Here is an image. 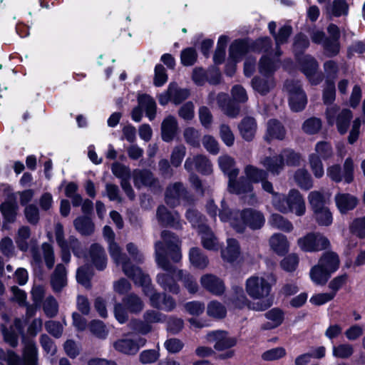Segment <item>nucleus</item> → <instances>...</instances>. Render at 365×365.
I'll return each instance as SVG.
<instances>
[{
  "instance_id": "f257e3e1",
  "label": "nucleus",
  "mask_w": 365,
  "mask_h": 365,
  "mask_svg": "<svg viewBox=\"0 0 365 365\" xmlns=\"http://www.w3.org/2000/svg\"><path fill=\"white\" fill-rule=\"evenodd\" d=\"M160 237L161 240L155 243V259L157 265L165 272L157 274L156 282L164 291L178 294L180 289L175 276L178 277L179 269L172 264L169 259L174 263L181 260V241L175 234L168 230H163Z\"/></svg>"
},
{
  "instance_id": "f03ea898",
  "label": "nucleus",
  "mask_w": 365,
  "mask_h": 365,
  "mask_svg": "<svg viewBox=\"0 0 365 365\" xmlns=\"http://www.w3.org/2000/svg\"><path fill=\"white\" fill-rule=\"evenodd\" d=\"M24 324L19 318H16L9 327L3 326L1 329L4 341L12 347H16L19 342V336L21 335L24 344V365H36L37 348L34 341L27 338L24 333Z\"/></svg>"
},
{
  "instance_id": "7ed1b4c3",
  "label": "nucleus",
  "mask_w": 365,
  "mask_h": 365,
  "mask_svg": "<svg viewBox=\"0 0 365 365\" xmlns=\"http://www.w3.org/2000/svg\"><path fill=\"white\" fill-rule=\"evenodd\" d=\"M272 205L276 210L282 213L294 212L297 216H302L306 211L303 196L295 189L289 190L287 195L273 193Z\"/></svg>"
},
{
  "instance_id": "20e7f679",
  "label": "nucleus",
  "mask_w": 365,
  "mask_h": 365,
  "mask_svg": "<svg viewBox=\"0 0 365 365\" xmlns=\"http://www.w3.org/2000/svg\"><path fill=\"white\" fill-rule=\"evenodd\" d=\"M265 223L263 213L253 208L236 211L231 219V226L238 233H244L247 227L252 230L261 229Z\"/></svg>"
},
{
  "instance_id": "39448f33",
  "label": "nucleus",
  "mask_w": 365,
  "mask_h": 365,
  "mask_svg": "<svg viewBox=\"0 0 365 365\" xmlns=\"http://www.w3.org/2000/svg\"><path fill=\"white\" fill-rule=\"evenodd\" d=\"M274 282L275 279L272 274L266 277L252 276L246 281V292L250 297L255 299L266 298Z\"/></svg>"
},
{
  "instance_id": "423d86ee",
  "label": "nucleus",
  "mask_w": 365,
  "mask_h": 365,
  "mask_svg": "<svg viewBox=\"0 0 365 365\" xmlns=\"http://www.w3.org/2000/svg\"><path fill=\"white\" fill-rule=\"evenodd\" d=\"M109 253L117 265H121L123 273L129 278L133 279L137 275L140 274L142 269L134 265L130 258L125 253H123L119 245L114 241L109 243Z\"/></svg>"
},
{
  "instance_id": "0eeeda50",
  "label": "nucleus",
  "mask_w": 365,
  "mask_h": 365,
  "mask_svg": "<svg viewBox=\"0 0 365 365\" xmlns=\"http://www.w3.org/2000/svg\"><path fill=\"white\" fill-rule=\"evenodd\" d=\"M284 87L289 94V104L291 109L294 112L302 110L307 105V98L302 88L301 82L287 80Z\"/></svg>"
},
{
  "instance_id": "6e6552de",
  "label": "nucleus",
  "mask_w": 365,
  "mask_h": 365,
  "mask_svg": "<svg viewBox=\"0 0 365 365\" xmlns=\"http://www.w3.org/2000/svg\"><path fill=\"white\" fill-rule=\"evenodd\" d=\"M339 107L334 106L327 108L326 118L330 125L336 124L337 130L341 134L346 133L352 118L351 111L349 109H343L339 113Z\"/></svg>"
},
{
  "instance_id": "1a4fd4ad",
  "label": "nucleus",
  "mask_w": 365,
  "mask_h": 365,
  "mask_svg": "<svg viewBox=\"0 0 365 365\" xmlns=\"http://www.w3.org/2000/svg\"><path fill=\"white\" fill-rule=\"evenodd\" d=\"M300 249L305 252H317L327 249L330 243L329 240L319 232H310L297 240Z\"/></svg>"
},
{
  "instance_id": "9d476101",
  "label": "nucleus",
  "mask_w": 365,
  "mask_h": 365,
  "mask_svg": "<svg viewBox=\"0 0 365 365\" xmlns=\"http://www.w3.org/2000/svg\"><path fill=\"white\" fill-rule=\"evenodd\" d=\"M132 280L135 284L143 287V292L149 298L151 307L157 309L162 307L161 298L163 293L157 292L154 287L150 284L151 280L147 274L142 271L140 274L137 275Z\"/></svg>"
},
{
  "instance_id": "9b49d317",
  "label": "nucleus",
  "mask_w": 365,
  "mask_h": 365,
  "mask_svg": "<svg viewBox=\"0 0 365 365\" xmlns=\"http://www.w3.org/2000/svg\"><path fill=\"white\" fill-rule=\"evenodd\" d=\"M299 64L302 72L312 85H318L323 81L324 75L318 72L319 63L313 56L306 55L302 57Z\"/></svg>"
},
{
  "instance_id": "f8f14e48",
  "label": "nucleus",
  "mask_w": 365,
  "mask_h": 365,
  "mask_svg": "<svg viewBox=\"0 0 365 365\" xmlns=\"http://www.w3.org/2000/svg\"><path fill=\"white\" fill-rule=\"evenodd\" d=\"M190 200L189 193L180 182L169 185L165 191V202L170 207H176L180 203Z\"/></svg>"
},
{
  "instance_id": "ddd939ff",
  "label": "nucleus",
  "mask_w": 365,
  "mask_h": 365,
  "mask_svg": "<svg viewBox=\"0 0 365 365\" xmlns=\"http://www.w3.org/2000/svg\"><path fill=\"white\" fill-rule=\"evenodd\" d=\"M133 182L138 189L147 187L154 192L160 190V182L153 173L148 169H136L133 173Z\"/></svg>"
},
{
  "instance_id": "4468645a",
  "label": "nucleus",
  "mask_w": 365,
  "mask_h": 365,
  "mask_svg": "<svg viewBox=\"0 0 365 365\" xmlns=\"http://www.w3.org/2000/svg\"><path fill=\"white\" fill-rule=\"evenodd\" d=\"M228 190L230 192L237 195L246 194L245 202L248 205H253L257 202L256 197L252 192V185L245 178H240L238 180H236V178L229 180Z\"/></svg>"
},
{
  "instance_id": "2eb2a0df",
  "label": "nucleus",
  "mask_w": 365,
  "mask_h": 365,
  "mask_svg": "<svg viewBox=\"0 0 365 365\" xmlns=\"http://www.w3.org/2000/svg\"><path fill=\"white\" fill-rule=\"evenodd\" d=\"M205 339L210 343H215L214 347L218 351L229 349L236 344L235 339L229 337L226 331L220 330L209 332Z\"/></svg>"
},
{
  "instance_id": "dca6fc26",
  "label": "nucleus",
  "mask_w": 365,
  "mask_h": 365,
  "mask_svg": "<svg viewBox=\"0 0 365 365\" xmlns=\"http://www.w3.org/2000/svg\"><path fill=\"white\" fill-rule=\"evenodd\" d=\"M184 168L188 172L197 171L208 175L212 172V164L207 158L202 155L188 157L184 164Z\"/></svg>"
},
{
  "instance_id": "f3484780",
  "label": "nucleus",
  "mask_w": 365,
  "mask_h": 365,
  "mask_svg": "<svg viewBox=\"0 0 365 365\" xmlns=\"http://www.w3.org/2000/svg\"><path fill=\"white\" fill-rule=\"evenodd\" d=\"M146 340L139 337L137 340L128 338L120 339L113 343L114 349L126 355H135L140 346L145 345Z\"/></svg>"
},
{
  "instance_id": "a211bd4d",
  "label": "nucleus",
  "mask_w": 365,
  "mask_h": 365,
  "mask_svg": "<svg viewBox=\"0 0 365 365\" xmlns=\"http://www.w3.org/2000/svg\"><path fill=\"white\" fill-rule=\"evenodd\" d=\"M156 216L158 222L165 227L181 229L182 223L178 212H170L165 206L160 205L157 209Z\"/></svg>"
},
{
  "instance_id": "6ab92c4d",
  "label": "nucleus",
  "mask_w": 365,
  "mask_h": 365,
  "mask_svg": "<svg viewBox=\"0 0 365 365\" xmlns=\"http://www.w3.org/2000/svg\"><path fill=\"white\" fill-rule=\"evenodd\" d=\"M51 286L55 293H58L67 285V272L65 266L58 264L51 275Z\"/></svg>"
},
{
  "instance_id": "aec40b11",
  "label": "nucleus",
  "mask_w": 365,
  "mask_h": 365,
  "mask_svg": "<svg viewBox=\"0 0 365 365\" xmlns=\"http://www.w3.org/2000/svg\"><path fill=\"white\" fill-rule=\"evenodd\" d=\"M200 283L203 288L216 295H220L225 291L223 282L217 277L211 274L202 275L200 279Z\"/></svg>"
},
{
  "instance_id": "412c9836",
  "label": "nucleus",
  "mask_w": 365,
  "mask_h": 365,
  "mask_svg": "<svg viewBox=\"0 0 365 365\" xmlns=\"http://www.w3.org/2000/svg\"><path fill=\"white\" fill-rule=\"evenodd\" d=\"M286 135V130L283 125L276 119H270L267 123V131L264 140L267 142L277 139L283 140Z\"/></svg>"
},
{
  "instance_id": "4be33fe9",
  "label": "nucleus",
  "mask_w": 365,
  "mask_h": 365,
  "mask_svg": "<svg viewBox=\"0 0 365 365\" xmlns=\"http://www.w3.org/2000/svg\"><path fill=\"white\" fill-rule=\"evenodd\" d=\"M334 200L339 212L342 214L354 210L359 202L357 197L349 193H339L336 195Z\"/></svg>"
},
{
  "instance_id": "5701e85b",
  "label": "nucleus",
  "mask_w": 365,
  "mask_h": 365,
  "mask_svg": "<svg viewBox=\"0 0 365 365\" xmlns=\"http://www.w3.org/2000/svg\"><path fill=\"white\" fill-rule=\"evenodd\" d=\"M198 234L200 235L201 243L205 249L212 251L220 249L217 237L207 225L202 227Z\"/></svg>"
},
{
  "instance_id": "b1692460",
  "label": "nucleus",
  "mask_w": 365,
  "mask_h": 365,
  "mask_svg": "<svg viewBox=\"0 0 365 365\" xmlns=\"http://www.w3.org/2000/svg\"><path fill=\"white\" fill-rule=\"evenodd\" d=\"M178 130V125L175 118L168 116L161 124V137L165 142H170L175 137Z\"/></svg>"
},
{
  "instance_id": "393cba45",
  "label": "nucleus",
  "mask_w": 365,
  "mask_h": 365,
  "mask_svg": "<svg viewBox=\"0 0 365 365\" xmlns=\"http://www.w3.org/2000/svg\"><path fill=\"white\" fill-rule=\"evenodd\" d=\"M238 128L242 138L247 141H251L257 131V122L252 117H245L240 123Z\"/></svg>"
},
{
  "instance_id": "a878e982",
  "label": "nucleus",
  "mask_w": 365,
  "mask_h": 365,
  "mask_svg": "<svg viewBox=\"0 0 365 365\" xmlns=\"http://www.w3.org/2000/svg\"><path fill=\"white\" fill-rule=\"evenodd\" d=\"M55 238L57 245L61 248V259L65 263H68L71 259V253L68 250L66 239L65 238L63 227L61 223L55 225Z\"/></svg>"
},
{
  "instance_id": "bb28decb",
  "label": "nucleus",
  "mask_w": 365,
  "mask_h": 365,
  "mask_svg": "<svg viewBox=\"0 0 365 365\" xmlns=\"http://www.w3.org/2000/svg\"><path fill=\"white\" fill-rule=\"evenodd\" d=\"M89 255L95 267L98 270H103L107 264V257L104 249L98 244L91 246Z\"/></svg>"
},
{
  "instance_id": "cd10ccee",
  "label": "nucleus",
  "mask_w": 365,
  "mask_h": 365,
  "mask_svg": "<svg viewBox=\"0 0 365 365\" xmlns=\"http://www.w3.org/2000/svg\"><path fill=\"white\" fill-rule=\"evenodd\" d=\"M122 302L128 309L131 314H139L144 309V302L142 299L135 293L127 294L122 299Z\"/></svg>"
},
{
  "instance_id": "c85d7f7f",
  "label": "nucleus",
  "mask_w": 365,
  "mask_h": 365,
  "mask_svg": "<svg viewBox=\"0 0 365 365\" xmlns=\"http://www.w3.org/2000/svg\"><path fill=\"white\" fill-rule=\"evenodd\" d=\"M269 245L272 250L279 255H285L289 250V242L286 236L282 234L277 233L272 235Z\"/></svg>"
},
{
  "instance_id": "c756f323",
  "label": "nucleus",
  "mask_w": 365,
  "mask_h": 365,
  "mask_svg": "<svg viewBox=\"0 0 365 365\" xmlns=\"http://www.w3.org/2000/svg\"><path fill=\"white\" fill-rule=\"evenodd\" d=\"M189 259L193 267L200 269H205L209 264L207 257L199 247H192L190 250Z\"/></svg>"
},
{
  "instance_id": "7c9ffc66",
  "label": "nucleus",
  "mask_w": 365,
  "mask_h": 365,
  "mask_svg": "<svg viewBox=\"0 0 365 365\" xmlns=\"http://www.w3.org/2000/svg\"><path fill=\"white\" fill-rule=\"evenodd\" d=\"M318 263L331 274L338 269L340 260L336 253L327 252L322 256Z\"/></svg>"
},
{
  "instance_id": "2f4dec72",
  "label": "nucleus",
  "mask_w": 365,
  "mask_h": 365,
  "mask_svg": "<svg viewBox=\"0 0 365 365\" xmlns=\"http://www.w3.org/2000/svg\"><path fill=\"white\" fill-rule=\"evenodd\" d=\"M308 201L313 212L328 207L329 198L319 191H312L308 195Z\"/></svg>"
},
{
  "instance_id": "473e14b6",
  "label": "nucleus",
  "mask_w": 365,
  "mask_h": 365,
  "mask_svg": "<svg viewBox=\"0 0 365 365\" xmlns=\"http://www.w3.org/2000/svg\"><path fill=\"white\" fill-rule=\"evenodd\" d=\"M261 163L267 171L273 175H279L284 166L281 154L273 157H265L261 160Z\"/></svg>"
},
{
  "instance_id": "72a5a7b5",
  "label": "nucleus",
  "mask_w": 365,
  "mask_h": 365,
  "mask_svg": "<svg viewBox=\"0 0 365 365\" xmlns=\"http://www.w3.org/2000/svg\"><path fill=\"white\" fill-rule=\"evenodd\" d=\"M218 163L221 170L227 175L229 180L235 179L238 174L239 170L234 168V159L227 155H222L218 158Z\"/></svg>"
},
{
  "instance_id": "f704fd0d",
  "label": "nucleus",
  "mask_w": 365,
  "mask_h": 365,
  "mask_svg": "<svg viewBox=\"0 0 365 365\" xmlns=\"http://www.w3.org/2000/svg\"><path fill=\"white\" fill-rule=\"evenodd\" d=\"M0 210L8 222H14L16 220L18 205L14 198H9L1 205Z\"/></svg>"
},
{
  "instance_id": "c9c22d12",
  "label": "nucleus",
  "mask_w": 365,
  "mask_h": 365,
  "mask_svg": "<svg viewBox=\"0 0 365 365\" xmlns=\"http://www.w3.org/2000/svg\"><path fill=\"white\" fill-rule=\"evenodd\" d=\"M227 243V247L222 250V257L225 260L232 262L235 261L240 256V245L238 242L232 238L228 239Z\"/></svg>"
},
{
  "instance_id": "e433bc0d",
  "label": "nucleus",
  "mask_w": 365,
  "mask_h": 365,
  "mask_svg": "<svg viewBox=\"0 0 365 365\" xmlns=\"http://www.w3.org/2000/svg\"><path fill=\"white\" fill-rule=\"evenodd\" d=\"M326 11L329 15L336 17L348 14L349 5L346 0H334L326 6Z\"/></svg>"
},
{
  "instance_id": "4c0bfd02",
  "label": "nucleus",
  "mask_w": 365,
  "mask_h": 365,
  "mask_svg": "<svg viewBox=\"0 0 365 365\" xmlns=\"http://www.w3.org/2000/svg\"><path fill=\"white\" fill-rule=\"evenodd\" d=\"M248 43L243 40L235 41L230 47V57L235 61H238L248 52Z\"/></svg>"
},
{
  "instance_id": "58836bf2",
  "label": "nucleus",
  "mask_w": 365,
  "mask_h": 365,
  "mask_svg": "<svg viewBox=\"0 0 365 365\" xmlns=\"http://www.w3.org/2000/svg\"><path fill=\"white\" fill-rule=\"evenodd\" d=\"M138 106L145 110L146 115L152 120L155 117L156 103L150 96L143 94L139 96L138 98Z\"/></svg>"
},
{
  "instance_id": "ea45409f",
  "label": "nucleus",
  "mask_w": 365,
  "mask_h": 365,
  "mask_svg": "<svg viewBox=\"0 0 365 365\" xmlns=\"http://www.w3.org/2000/svg\"><path fill=\"white\" fill-rule=\"evenodd\" d=\"M331 273L318 263L310 271V277L317 284L324 285L329 279Z\"/></svg>"
},
{
  "instance_id": "a19ab883",
  "label": "nucleus",
  "mask_w": 365,
  "mask_h": 365,
  "mask_svg": "<svg viewBox=\"0 0 365 365\" xmlns=\"http://www.w3.org/2000/svg\"><path fill=\"white\" fill-rule=\"evenodd\" d=\"M292 33V28L289 25H284L282 26L279 31L274 35V38L275 41L277 51L276 56H279L282 54V51L279 48V46L287 42L288 38Z\"/></svg>"
},
{
  "instance_id": "79ce46f5",
  "label": "nucleus",
  "mask_w": 365,
  "mask_h": 365,
  "mask_svg": "<svg viewBox=\"0 0 365 365\" xmlns=\"http://www.w3.org/2000/svg\"><path fill=\"white\" fill-rule=\"evenodd\" d=\"M294 178L297 185L302 189L309 190L313 186L312 177L306 169L297 170Z\"/></svg>"
},
{
  "instance_id": "37998d69",
  "label": "nucleus",
  "mask_w": 365,
  "mask_h": 365,
  "mask_svg": "<svg viewBox=\"0 0 365 365\" xmlns=\"http://www.w3.org/2000/svg\"><path fill=\"white\" fill-rule=\"evenodd\" d=\"M279 67L278 61L272 60L269 56H263L259 63V70L264 76H269Z\"/></svg>"
},
{
  "instance_id": "c03bdc74",
  "label": "nucleus",
  "mask_w": 365,
  "mask_h": 365,
  "mask_svg": "<svg viewBox=\"0 0 365 365\" xmlns=\"http://www.w3.org/2000/svg\"><path fill=\"white\" fill-rule=\"evenodd\" d=\"M253 88L262 95H266L274 87L272 78H254L252 81Z\"/></svg>"
},
{
  "instance_id": "a18cd8bd",
  "label": "nucleus",
  "mask_w": 365,
  "mask_h": 365,
  "mask_svg": "<svg viewBox=\"0 0 365 365\" xmlns=\"http://www.w3.org/2000/svg\"><path fill=\"white\" fill-rule=\"evenodd\" d=\"M178 278L183 283L189 292L195 293L197 291L198 285L195 279L187 272L179 269L178 271Z\"/></svg>"
},
{
  "instance_id": "49530a36",
  "label": "nucleus",
  "mask_w": 365,
  "mask_h": 365,
  "mask_svg": "<svg viewBox=\"0 0 365 365\" xmlns=\"http://www.w3.org/2000/svg\"><path fill=\"white\" fill-rule=\"evenodd\" d=\"M269 222L273 227L287 232L293 230L292 222L279 214H272Z\"/></svg>"
},
{
  "instance_id": "de8ad7c7",
  "label": "nucleus",
  "mask_w": 365,
  "mask_h": 365,
  "mask_svg": "<svg viewBox=\"0 0 365 365\" xmlns=\"http://www.w3.org/2000/svg\"><path fill=\"white\" fill-rule=\"evenodd\" d=\"M76 230L83 235H90L93 233L94 226L88 217H78L73 222Z\"/></svg>"
},
{
  "instance_id": "09e8293b",
  "label": "nucleus",
  "mask_w": 365,
  "mask_h": 365,
  "mask_svg": "<svg viewBox=\"0 0 365 365\" xmlns=\"http://www.w3.org/2000/svg\"><path fill=\"white\" fill-rule=\"evenodd\" d=\"M186 219L191 223L192 226L201 230L202 227H205V217L197 210L192 208L188 209L185 213Z\"/></svg>"
},
{
  "instance_id": "8fccbe9b",
  "label": "nucleus",
  "mask_w": 365,
  "mask_h": 365,
  "mask_svg": "<svg viewBox=\"0 0 365 365\" xmlns=\"http://www.w3.org/2000/svg\"><path fill=\"white\" fill-rule=\"evenodd\" d=\"M42 308L46 317L53 318L56 317L58 312V304L56 299L49 295L42 302Z\"/></svg>"
},
{
  "instance_id": "3c124183",
  "label": "nucleus",
  "mask_w": 365,
  "mask_h": 365,
  "mask_svg": "<svg viewBox=\"0 0 365 365\" xmlns=\"http://www.w3.org/2000/svg\"><path fill=\"white\" fill-rule=\"evenodd\" d=\"M31 230L27 226L21 227L15 239L16 243L19 249L23 252H26L29 248L27 240L30 237Z\"/></svg>"
},
{
  "instance_id": "603ef678",
  "label": "nucleus",
  "mask_w": 365,
  "mask_h": 365,
  "mask_svg": "<svg viewBox=\"0 0 365 365\" xmlns=\"http://www.w3.org/2000/svg\"><path fill=\"white\" fill-rule=\"evenodd\" d=\"M313 214L316 222L321 226H329L332 223V214L329 207L314 211Z\"/></svg>"
},
{
  "instance_id": "864d4df0",
  "label": "nucleus",
  "mask_w": 365,
  "mask_h": 365,
  "mask_svg": "<svg viewBox=\"0 0 365 365\" xmlns=\"http://www.w3.org/2000/svg\"><path fill=\"white\" fill-rule=\"evenodd\" d=\"M143 318L145 322L151 325L166 322L167 316L159 311L148 309L144 312Z\"/></svg>"
},
{
  "instance_id": "5fc2aeb1",
  "label": "nucleus",
  "mask_w": 365,
  "mask_h": 365,
  "mask_svg": "<svg viewBox=\"0 0 365 365\" xmlns=\"http://www.w3.org/2000/svg\"><path fill=\"white\" fill-rule=\"evenodd\" d=\"M326 55L329 57L336 56L340 51V43L339 40L326 37L322 43Z\"/></svg>"
},
{
  "instance_id": "6e6d98bb",
  "label": "nucleus",
  "mask_w": 365,
  "mask_h": 365,
  "mask_svg": "<svg viewBox=\"0 0 365 365\" xmlns=\"http://www.w3.org/2000/svg\"><path fill=\"white\" fill-rule=\"evenodd\" d=\"M169 92L172 95V101L175 104H179L187 99L190 95L187 89L179 88L176 84L170 83L169 86Z\"/></svg>"
},
{
  "instance_id": "4d7b16f0",
  "label": "nucleus",
  "mask_w": 365,
  "mask_h": 365,
  "mask_svg": "<svg viewBox=\"0 0 365 365\" xmlns=\"http://www.w3.org/2000/svg\"><path fill=\"white\" fill-rule=\"evenodd\" d=\"M245 173L247 178L252 182H259L267 178V171L258 169L252 165H247L245 169Z\"/></svg>"
},
{
  "instance_id": "13d9d810",
  "label": "nucleus",
  "mask_w": 365,
  "mask_h": 365,
  "mask_svg": "<svg viewBox=\"0 0 365 365\" xmlns=\"http://www.w3.org/2000/svg\"><path fill=\"white\" fill-rule=\"evenodd\" d=\"M25 217L29 223L36 225L40 220L39 210L34 204L26 205L24 210Z\"/></svg>"
},
{
  "instance_id": "bf43d9fd",
  "label": "nucleus",
  "mask_w": 365,
  "mask_h": 365,
  "mask_svg": "<svg viewBox=\"0 0 365 365\" xmlns=\"http://www.w3.org/2000/svg\"><path fill=\"white\" fill-rule=\"evenodd\" d=\"M309 161L314 176L317 178H322L324 175V167L319 157L315 153H312L309 156Z\"/></svg>"
},
{
  "instance_id": "052dcab7",
  "label": "nucleus",
  "mask_w": 365,
  "mask_h": 365,
  "mask_svg": "<svg viewBox=\"0 0 365 365\" xmlns=\"http://www.w3.org/2000/svg\"><path fill=\"white\" fill-rule=\"evenodd\" d=\"M315 152L319 157L324 160L330 158L333 155V149L331 144L327 141L318 142L315 145Z\"/></svg>"
},
{
  "instance_id": "680f3d73",
  "label": "nucleus",
  "mask_w": 365,
  "mask_h": 365,
  "mask_svg": "<svg viewBox=\"0 0 365 365\" xmlns=\"http://www.w3.org/2000/svg\"><path fill=\"white\" fill-rule=\"evenodd\" d=\"M207 312L210 317L223 318L226 315V309L221 303L212 301L207 305Z\"/></svg>"
},
{
  "instance_id": "e2e57ef3",
  "label": "nucleus",
  "mask_w": 365,
  "mask_h": 365,
  "mask_svg": "<svg viewBox=\"0 0 365 365\" xmlns=\"http://www.w3.org/2000/svg\"><path fill=\"white\" fill-rule=\"evenodd\" d=\"M322 128V121L318 118H310L304 121L302 130L307 134L312 135L318 133Z\"/></svg>"
},
{
  "instance_id": "0e129e2a",
  "label": "nucleus",
  "mask_w": 365,
  "mask_h": 365,
  "mask_svg": "<svg viewBox=\"0 0 365 365\" xmlns=\"http://www.w3.org/2000/svg\"><path fill=\"white\" fill-rule=\"evenodd\" d=\"M198 116L201 125L205 128H210L213 122L212 114L207 106H202L198 110Z\"/></svg>"
},
{
  "instance_id": "69168bd1",
  "label": "nucleus",
  "mask_w": 365,
  "mask_h": 365,
  "mask_svg": "<svg viewBox=\"0 0 365 365\" xmlns=\"http://www.w3.org/2000/svg\"><path fill=\"white\" fill-rule=\"evenodd\" d=\"M197 54L193 48H187L181 51L180 61L183 66H192L197 61Z\"/></svg>"
},
{
  "instance_id": "338daca9",
  "label": "nucleus",
  "mask_w": 365,
  "mask_h": 365,
  "mask_svg": "<svg viewBox=\"0 0 365 365\" xmlns=\"http://www.w3.org/2000/svg\"><path fill=\"white\" fill-rule=\"evenodd\" d=\"M0 252L7 258L15 255V247L10 237H4L0 240Z\"/></svg>"
},
{
  "instance_id": "774afa93",
  "label": "nucleus",
  "mask_w": 365,
  "mask_h": 365,
  "mask_svg": "<svg viewBox=\"0 0 365 365\" xmlns=\"http://www.w3.org/2000/svg\"><path fill=\"white\" fill-rule=\"evenodd\" d=\"M186 148L183 145L175 146L171 153L170 163L174 167H179L185 156Z\"/></svg>"
}]
</instances>
